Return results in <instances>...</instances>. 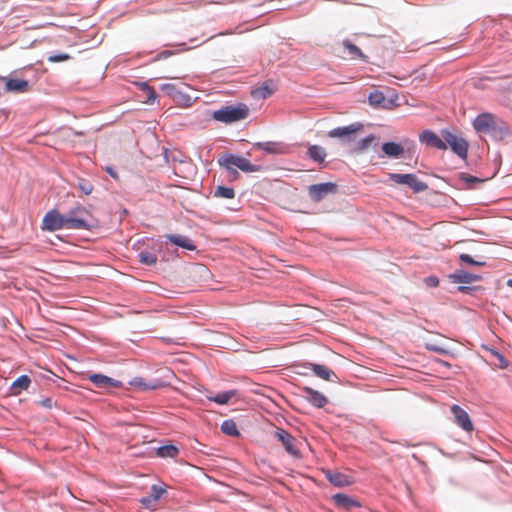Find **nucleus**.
<instances>
[{
  "label": "nucleus",
  "instance_id": "c9c22d12",
  "mask_svg": "<svg viewBox=\"0 0 512 512\" xmlns=\"http://www.w3.org/2000/svg\"><path fill=\"white\" fill-rule=\"evenodd\" d=\"M164 494H166L164 486L152 485L150 496L154 501H158Z\"/></svg>",
  "mask_w": 512,
  "mask_h": 512
},
{
  "label": "nucleus",
  "instance_id": "7c9ffc66",
  "mask_svg": "<svg viewBox=\"0 0 512 512\" xmlns=\"http://www.w3.org/2000/svg\"><path fill=\"white\" fill-rule=\"evenodd\" d=\"M234 395L235 391H226L218 393L216 396L213 397L209 396L208 399L216 402L217 404L224 405L227 404Z\"/></svg>",
  "mask_w": 512,
  "mask_h": 512
},
{
  "label": "nucleus",
  "instance_id": "58836bf2",
  "mask_svg": "<svg viewBox=\"0 0 512 512\" xmlns=\"http://www.w3.org/2000/svg\"><path fill=\"white\" fill-rule=\"evenodd\" d=\"M459 258L462 262H465L469 265L484 266L486 264L484 261L474 260L470 255L465 253L460 254Z\"/></svg>",
  "mask_w": 512,
  "mask_h": 512
},
{
  "label": "nucleus",
  "instance_id": "37998d69",
  "mask_svg": "<svg viewBox=\"0 0 512 512\" xmlns=\"http://www.w3.org/2000/svg\"><path fill=\"white\" fill-rule=\"evenodd\" d=\"M461 180H463L464 182H466L469 185L473 184V183L482 182V180H480L479 178H476L474 176L467 175V174H462L461 175Z\"/></svg>",
  "mask_w": 512,
  "mask_h": 512
},
{
  "label": "nucleus",
  "instance_id": "4468645a",
  "mask_svg": "<svg viewBox=\"0 0 512 512\" xmlns=\"http://www.w3.org/2000/svg\"><path fill=\"white\" fill-rule=\"evenodd\" d=\"M363 125L361 123H352L348 126L338 127L328 132V136L331 138H344L351 134H354L362 130Z\"/></svg>",
  "mask_w": 512,
  "mask_h": 512
},
{
  "label": "nucleus",
  "instance_id": "c756f323",
  "mask_svg": "<svg viewBox=\"0 0 512 512\" xmlns=\"http://www.w3.org/2000/svg\"><path fill=\"white\" fill-rule=\"evenodd\" d=\"M385 100L386 98L383 92L378 90L371 92L368 97L369 104L374 107L384 106Z\"/></svg>",
  "mask_w": 512,
  "mask_h": 512
},
{
  "label": "nucleus",
  "instance_id": "a878e982",
  "mask_svg": "<svg viewBox=\"0 0 512 512\" xmlns=\"http://www.w3.org/2000/svg\"><path fill=\"white\" fill-rule=\"evenodd\" d=\"M377 138L374 135H369L357 143L354 148L356 154H362L367 151L372 145L377 144Z\"/></svg>",
  "mask_w": 512,
  "mask_h": 512
},
{
  "label": "nucleus",
  "instance_id": "423d86ee",
  "mask_svg": "<svg viewBox=\"0 0 512 512\" xmlns=\"http://www.w3.org/2000/svg\"><path fill=\"white\" fill-rule=\"evenodd\" d=\"M388 177L396 184L410 187L415 193L423 192L428 188V185L419 181L414 174L389 173Z\"/></svg>",
  "mask_w": 512,
  "mask_h": 512
},
{
  "label": "nucleus",
  "instance_id": "9d476101",
  "mask_svg": "<svg viewBox=\"0 0 512 512\" xmlns=\"http://www.w3.org/2000/svg\"><path fill=\"white\" fill-rule=\"evenodd\" d=\"M274 436L282 443L287 453L295 457L300 456V452L296 447V439L286 430L277 429Z\"/></svg>",
  "mask_w": 512,
  "mask_h": 512
},
{
  "label": "nucleus",
  "instance_id": "c85d7f7f",
  "mask_svg": "<svg viewBox=\"0 0 512 512\" xmlns=\"http://www.w3.org/2000/svg\"><path fill=\"white\" fill-rule=\"evenodd\" d=\"M214 197L224 198V199H233L235 197V190L230 187L225 186H217L214 191Z\"/></svg>",
  "mask_w": 512,
  "mask_h": 512
},
{
  "label": "nucleus",
  "instance_id": "4c0bfd02",
  "mask_svg": "<svg viewBox=\"0 0 512 512\" xmlns=\"http://www.w3.org/2000/svg\"><path fill=\"white\" fill-rule=\"evenodd\" d=\"M179 90L180 89L177 87V85L173 83H165L161 86V91L172 98L175 96V92H179Z\"/></svg>",
  "mask_w": 512,
  "mask_h": 512
},
{
  "label": "nucleus",
  "instance_id": "0eeeda50",
  "mask_svg": "<svg viewBox=\"0 0 512 512\" xmlns=\"http://www.w3.org/2000/svg\"><path fill=\"white\" fill-rule=\"evenodd\" d=\"M43 228L49 231L68 229L67 217L55 209L51 210L44 216Z\"/></svg>",
  "mask_w": 512,
  "mask_h": 512
},
{
  "label": "nucleus",
  "instance_id": "5701e85b",
  "mask_svg": "<svg viewBox=\"0 0 512 512\" xmlns=\"http://www.w3.org/2000/svg\"><path fill=\"white\" fill-rule=\"evenodd\" d=\"M276 88L272 81L265 82L262 86L254 89L252 95L254 98L266 99L275 92Z\"/></svg>",
  "mask_w": 512,
  "mask_h": 512
},
{
  "label": "nucleus",
  "instance_id": "c03bdc74",
  "mask_svg": "<svg viewBox=\"0 0 512 512\" xmlns=\"http://www.w3.org/2000/svg\"><path fill=\"white\" fill-rule=\"evenodd\" d=\"M141 504L146 507V508H152L154 506V504L157 502V501H154L152 499V497L149 495V496H146V497H143L141 500H140Z\"/></svg>",
  "mask_w": 512,
  "mask_h": 512
},
{
  "label": "nucleus",
  "instance_id": "9b49d317",
  "mask_svg": "<svg viewBox=\"0 0 512 512\" xmlns=\"http://www.w3.org/2000/svg\"><path fill=\"white\" fill-rule=\"evenodd\" d=\"M420 141L429 147L437 148L439 150H446L447 145L444 139L440 138L435 132L425 130L420 134Z\"/></svg>",
  "mask_w": 512,
  "mask_h": 512
},
{
  "label": "nucleus",
  "instance_id": "2f4dec72",
  "mask_svg": "<svg viewBox=\"0 0 512 512\" xmlns=\"http://www.w3.org/2000/svg\"><path fill=\"white\" fill-rule=\"evenodd\" d=\"M221 430L223 433L229 436H238L239 431L237 426L233 420H225L221 425Z\"/></svg>",
  "mask_w": 512,
  "mask_h": 512
},
{
  "label": "nucleus",
  "instance_id": "e433bc0d",
  "mask_svg": "<svg viewBox=\"0 0 512 512\" xmlns=\"http://www.w3.org/2000/svg\"><path fill=\"white\" fill-rule=\"evenodd\" d=\"M78 188L85 194L90 195L94 189L92 183L86 179H79Z\"/></svg>",
  "mask_w": 512,
  "mask_h": 512
},
{
  "label": "nucleus",
  "instance_id": "4be33fe9",
  "mask_svg": "<svg viewBox=\"0 0 512 512\" xmlns=\"http://www.w3.org/2000/svg\"><path fill=\"white\" fill-rule=\"evenodd\" d=\"M383 153L390 158H399L404 153V147L395 142H385L382 145Z\"/></svg>",
  "mask_w": 512,
  "mask_h": 512
},
{
  "label": "nucleus",
  "instance_id": "2eb2a0df",
  "mask_svg": "<svg viewBox=\"0 0 512 512\" xmlns=\"http://www.w3.org/2000/svg\"><path fill=\"white\" fill-rule=\"evenodd\" d=\"M5 89L12 93H25L29 91V82L23 79L5 78Z\"/></svg>",
  "mask_w": 512,
  "mask_h": 512
},
{
  "label": "nucleus",
  "instance_id": "a18cd8bd",
  "mask_svg": "<svg viewBox=\"0 0 512 512\" xmlns=\"http://www.w3.org/2000/svg\"><path fill=\"white\" fill-rule=\"evenodd\" d=\"M425 283L429 287H437L439 285V279L436 276H429L425 279Z\"/></svg>",
  "mask_w": 512,
  "mask_h": 512
},
{
  "label": "nucleus",
  "instance_id": "1a4fd4ad",
  "mask_svg": "<svg viewBox=\"0 0 512 512\" xmlns=\"http://www.w3.org/2000/svg\"><path fill=\"white\" fill-rule=\"evenodd\" d=\"M451 413L454 416L455 423L466 432H472L474 430L473 422L469 414L461 408L459 405H452Z\"/></svg>",
  "mask_w": 512,
  "mask_h": 512
},
{
  "label": "nucleus",
  "instance_id": "7ed1b4c3",
  "mask_svg": "<svg viewBox=\"0 0 512 512\" xmlns=\"http://www.w3.org/2000/svg\"><path fill=\"white\" fill-rule=\"evenodd\" d=\"M65 216L67 217L68 229L90 230L95 226L90 211L80 204L70 209Z\"/></svg>",
  "mask_w": 512,
  "mask_h": 512
},
{
  "label": "nucleus",
  "instance_id": "f03ea898",
  "mask_svg": "<svg viewBox=\"0 0 512 512\" xmlns=\"http://www.w3.org/2000/svg\"><path fill=\"white\" fill-rule=\"evenodd\" d=\"M249 115V107L244 103L236 105L222 106L220 109L213 111L212 118L215 121L230 124L244 120Z\"/></svg>",
  "mask_w": 512,
  "mask_h": 512
},
{
  "label": "nucleus",
  "instance_id": "393cba45",
  "mask_svg": "<svg viewBox=\"0 0 512 512\" xmlns=\"http://www.w3.org/2000/svg\"><path fill=\"white\" fill-rule=\"evenodd\" d=\"M31 380L27 375L18 377L11 385L12 394L18 395L24 390H27L30 386Z\"/></svg>",
  "mask_w": 512,
  "mask_h": 512
},
{
  "label": "nucleus",
  "instance_id": "473e14b6",
  "mask_svg": "<svg viewBox=\"0 0 512 512\" xmlns=\"http://www.w3.org/2000/svg\"><path fill=\"white\" fill-rule=\"evenodd\" d=\"M172 99L175 103L184 107L190 106L192 101L191 97L181 90H179V92H175V96Z\"/></svg>",
  "mask_w": 512,
  "mask_h": 512
},
{
  "label": "nucleus",
  "instance_id": "f257e3e1",
  "mask_svg": "<svg viewBox=\"0 0 512 512\" xmlns=\"http://www.w3.org/2000/svg\"><path fill=\"white\" fill-rule=\"evenodd\" d=\"M472 125L478 134L489 135L495 140H503L509 134L507 123L492 113L479 114Z\"/></svg>",
  "mask_w": 512,
  "mask_h": 512
},
{
  "label": "nucleus",
  "instance_id": "f704fd0d",
  "mask_svg": "<svg viewBox=\"0 0 512 512\" xmlns=\"http://www.w3.org/2000/svg\"><path fill=\"white\" fill-rule=\"evenodd\" d=\"M139 259L142 264L149 265V266L154 265L157 262V257L154 254L147 252V251L140 252Z\"/></svg>",
  "mask_w": 512,
  "mask_h": 512
},
{
  "label": "nucleus",
  "instance_id": "de8ad7c7",
  "mask_svg": "<svg viewBox=\"0 0 512 512\" xmlns=\"http://www.w3.org/2000/svg\"><path fill=\"white\" fill-rule=\"evenodd\" d=\"M39 404L43 407H46V408H52L53 406V401L51 398H44L42 400L39 401Z\"/></svg>",
  "mask_w": 512,
  "mask_h": 512
},
{
  "label": "nucleus",
  "instance_id": "b1692460",
  "mask_svg": "<svg viewBox=\"0 0 512 512\" xmlns=\"http://www.w3.org/2000/svg\"><path fill=\"white\" fill-rule=\"evenodd\" d=\"M166 238L173 244L185 248L187 250H195L196 246L193 244V242L186 236L181 235H167Z\"/></svg>",
  "mask_w": 512,
  "mask_h": 512
},
{
  "label": "nucleus",
  "instance_id": "cd10ccee",
  "mask_svg": "<svg viewBox=\"0 0 512 512\" xmlns=\"http://www.w3.org/2000/svg\"><path fill=\"white\" fill-rule=\"evenodd\" d=\"M179 450L174 445H164L157 449L156 454L161 458H175Z\"/></svg>",
  "mask_w": 512,
  "mask_h": 512
},
{
  "label": "nucleus",
  "instance_id": "5fc2aeb1",
  "mask_svg": "<svg viewBox=\"0 0 512 512\" xmlns=\"http://www.w3.org/2000/svg\"><path fill=\"white\" fill-rule=\"evenodd\" d=\"M173 78H174V79H177V78H179V77H178V76H174Z\"/></svg>",
  "mask_w": 512,
  "mask_h": 512
},
{
  "label": "nucleus",
  "instance_id": "20e7f679",
  "mask_svg": "<svg viewBox=\"0 0 512 512\" xmlns=\"http://www.w3.org/2000/svg\"><path fill=\"white\" fill-rule=\"evenodd\" d=\"M218 162L224 169L238 168L246 173L257 172L260 170V166L252 164L247 158L228 153L222 155Z\"/></svg>",
  "mask_w": 512,
  "mask_h": 512
},
{
  "label": "nucleus",
  "instance_id": "ddd939ff",
  "mask_svg": "<svg viewBox=\"0 0 512 512\" xmlns=\"http://www.w3.org/2000/svg\"><path fill=\"white\" fill-rule=\"evenodd\" d=\"M302 391L307 401L317 408H323L328 403V399L317 390L310 387H303Z\"/></svg>",
  "mask_w": 512,
  "mask_h": 512
},
{
  "label": "nucleus",
  "instance_id": "8fccbe9b",
  "mask_svg": "<svg viewBox=\"0 0 512 512\" xmlns=\"http://www.w3.org/2000/svg\"><path fill=\"white\" fill-rule=\"evenodd\" d=\"M458 289L461 292H468L469 290H471V288L467 286H460Z\"/></svg>",
  "mask_w": 512,
  "mask_h": 512
},
{
  "label": "nucleus",
  "instance_id": "ea45409f",
  "mask_svg": "<svg viewBox=\"0 0 512 512\" xmlns=\"http://www.w3.org/2000/svg\"><path fill=\"white\" fill-rule=\"evenodd\" d=\"M68 59H70V56L68 54H66V53L51 55V56L48 57V61L49 62H53V63L63 62V61H66Z\"/></svg>",
  "mask_w": 512,
  "mask_h": 512
},
{
  "label": "nucleus",
  "instance_id": "bb28decb",
  "mask_svg": "<svg viewBox=\"0 0 512 512\" xmlns=\"http://www.w3.org/2000/svg\"><path fill=\"white\" fill-rule=\"evenodd\" d=\"M307 154L308 156L316 161V162H319V163H322L324 162L325 158H326V151L323 147L321 146H318V145H312L309 147L308 151H307Z\"/></svg>",
  "mask_w": 512,
  "mask_h": 512
},
{
  "label": "nucleus",
  "instance_id": "72a5a7b5",
  "mask_svg": "<svg viewBox=\"0 0 512 512\" xmlns=\"http://www.w3.org/2000/svg\"><path fill=\"white\" fill-rule=\"evenodd\" d=\"M343 46L349 51V54L354 58H363L364 55L361 50L349 40L343 41Z\"/></svg>",
  "mask_w": 512,
  "mask_h": 512
},
{
  "label": "nucleus",
  "instance_id": "39448f33",
  "mask_svg": "<svg viewBox=\"0 0 512 512\" xmlns=\"http://www.w3.org/2000/svg\"><path fill=\"white\" fill-rule=\"evenodd\" d=\"M442 138L445 140L446 145L451 148V150L459 156L461 159L465 160L468 156L469 143L463 137H460L448 130L441 131Z\"/></svg>",
  "mask_w": 512,
  "mask_h": 512
},
{
  "label": "nucleus",
  "instance_id": "a211bd4d",
  "mask_svg": "<svg viewBox=\"0 0 512 512\" xmlns=\"http://www.w3.org/2000/svg\"><path fill=\"white\" fill-rule=\"evenodd\" d=\"M332 500L334 501L336 506L344 508L346 510H350L353 507H361L360 502L344 493H338L333 495Z\"/></svg>",
  "mask_w": 512,
  "mask_h": 512
},
{
  "label": "nucleus",
  "instance_id": "412c9836",
  "mask_svg": "<svg viewBox=\"0 0 512 512\" xmlns=\"http://www.w3.org/2000/svg\"><path fill=\"white\" fill-rule=\"evenodd\" d=\"M309 367L317 377L323 380L333 381V377L337 378L335 373L325 365L311 363Z\"/></svg>",
  "mask_w": 512,
  "mask_h": 512
},
{
  "label": "nucleus",
  "instance_id": "603ef678",
  "mask_svg": "<svg viewBox=\"0 0 512 512\" xmlns=\"http://www.w3.org/2000/svg\"><path fill=\"white\" fill-rule=\"evenodd\" d=\"M507 285H508L509 287H511V288H512V279H509V280L507 281Z\"/></svg>",
  "mask_w": 512,
  "mask_h": 512
},
{
  "label": "nucleus",
  "instance_id": "f3484780",
  "mask_svg": "<svg viewBox=\"0 0 512 512\" xmlns=\"http://www.w3.org/2000/svg\"><path fill=\"white\" fill-rule=\"evenodd\" d=\"M254 147L269 154H284L287 149L283 143L275 141L257 142L254 144Z\"/></svg>",
  "mask_w": 512,
  "mask_h": 512
},
{
  "label": "nucleus",
  "instance_id": "a19ab883",
  "mask_svg": "<svg viewBox=\"0 0 512 512\" xmlns=\"http://www.w3.org/2000/svg\"><path fill=\"white\" fill-rule=\"evenodd\" d=\"M143 89L147 93V102L152 103L157 97L155 90L147 84L143 85Z\"/></svg>",
  "mask_w": 512,
  "mask_h": 512
},
{
  "label": "nucleus",
  "instance_id": "6e6552de",
  "mask_svg": "<svg viewBox=\"0 0 512 512\" xmlns=\"http://www.w3.org/2000/svg\"><path fill=\"white\" fill-rule=\"evenodd\" d=\"M337 190V185L332 182L313 184L308 187L309 197L314 202L321 201L326 195L330 193H335Z\"/></svg>",
  "mask_w": 512,
  "mask_h": 512
},
{
  "label": "nucleus",
  "instance_id": "79ce46f5",
  "mask_svg": "<svg viewBox=\"0 0 512 512\" xmlns=\"http://www.w3.org/2000/svg\"><path fill=\"white\" fill-rule=\"evenodd\" d=\"M225 172H226V178L228 181H234V180L238 179V177H239L238 171L234 168L225 169Z\"/></svg>",
  "mask_w": 512,
  "mask_h": 512
},
{
  "label": "nucleus",
  "instance_id": "6ab92c4d",
  "mask_svg": "<svg viewBox=\"0 0 512 512\" xmlns=\"http://www.w3.org/2000/svg\"><path fill=\"white\" fill-rule=\"evenodd\" d=\"M450 278L455 283H465V284H470V283L481 280L480 275L472 274L465 270L455 271L453 274L450 275Z\"/></svg>",
  "mask_w": 512,
  "mask_h": 512
},
{
  "label": "nucleus",
  "instance_id": "49530a36",
  "mask_svg": "<svg viewBox=\"0 0 512 512\" xmlns=\"http://www.w3.org/2000/svg\"><path fill=\"white\" fill-rule=\"evenodd\" d=\"M105 171L115 180H119V175L118 173L116 172V170L111 167V166H107L105 167Z\"/></svg>",
  "mask_w": 512,
  "mask_h": 512
},
{
  "label": "nucleus",
  "instance_id": "dca6fc26",
  "mask_svg": "<svg viewBox=\"0 0 512 512\" xmlns=\"http://www.w3.org/2000/svg\"><path fill=\"white\" fill-rule=\"evenodd\" d=\"M88 379L97 387V388H108V387H120L121 382L118 380H114L106 375L102 374H91L88 376Z\"/></svg>",
  "mask_w": 512,
  "mask_h": 512
},
{
  "label": "nucleus",
  "instance_id": "f8f14e48",
  "mask_svg": "<svg viewBox=\"0 0 512 512\" xmlns=\"http://www.w3.org/2000/svg\"><path fill=\"white\" fill-rule=\"evenodd\" d=\"M327 480L336 487H346L353 483L350 476L338 471L324 470Z\"/></svg>",
  "mask_w": 512,
  "mask_h": 512
},
{
  "label": "nucleus",
  "instance_id": "09e8293b",
  "mask_svg": "<svg viewBox=\"0 0 512 512\" xmlns=\"http://www.w3.org/2000/svg\"><path fill=\"white\" fill-rule=\"evenodd\" d=\"M496 355H497V357L499 358L500 366H501L502 368L507 367L508 363H507L506 359H505V358H504L500 353H498V352H496Z\"/></svg>",
  "mask_w": 512,
  "mask_h": 512
},
{
  "label": "nucleus",
  "instance_id": "3c124183",
  "mask_svg": "<svg viewBox=\"0 0 512 512\" xmlns=\"http://www.w3.org/2000/svg\"><path fill=\"white\" fill-rule=\"evenodd\" d=\"M433 350H435L436 352H440V353H444L445 351L441 348H437V347H434Z\"/></svg>",
  "mask_w": 512,
  "mask_h": 512
},
{
  "label": "nucleus",
  "instance_id": "aec40b11",
  "mask_svg": "<svg viewBox=\"0 0 512 512\" xmlns=\"http://www.w3.org/2000/svg\"><path fill=\"white\" fill-rule=\"evenodd\" d=\"M130 385L138 391L156 390L162 387V383L159 380L147 383L142 377H135L130 381Z\"/></svg>",
  "mask_w": 512,
  "mask_h": 512
},
{
  "label": "nucleus",
  "instance_id": "864d4df0",
  "mask_svg": "<svg viewBox=\"0 0 512 512\" xmlns=\"http://www.w3.org/2000/svg\"><path fill=\"white\" fill-rule=\"evenodd\" d=\"M5 80V77L0 76V83H2Z\"/></svg>",
  "mask_w": 512,
  "mask_h": 512
}]
</instances>
